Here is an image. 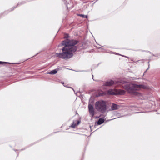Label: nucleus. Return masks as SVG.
Returning <instances> with one entry per match:
<instances>
[{"label": "nucleus", "mask_w": 160, "mask_h": 160, "mask_svg": "<svg viewBox=\"0 0 160 160\" xmlns=\"http://www.w3.org/2000/svg\"><path fill=\"white\" fill-rule=\"evenodd\" d=\"M76 40L67 39L62 42V44L64 47L62 49V53H56V56L64 59H68L73 56V53L77 50V48L74 46L78 43Z\"/></svg>", "instance_id": "obj_1"}, {"label": "nucleus", "mask_w": 160, "mask_h": 160, "mask_svg": "<svg viewBox=\"0 0 160 160\" xmlns=\"http://www.w3.org/2000/svg\"><path fill=\"white\" fill-rule=\"evenodd\" d=\"M122 86L128 92L135 95H138L139 94L137 92V91L141 88L146 89L147 88L146 86L143 85H137L129 83L124 84Z\"/></svg>", "instance_id": "obj_2"}, {"label": "nucleus", "mask_w": 160, "mask_h": 160, "mask_svg": "<svg viewBox=\"0 0 160 160\" xmlns=\"http://www.w3.org/2000/svg\"><path fill=\"white\" fill-rule=\"evenodd\" d=\"M95 108L96 110L101 112H104L107 110L106 102L103 100H99L96 102Z\"/></svg>", "instance_id": "obj_3"}, {"label": "nucleus", "mask_w": 160, "mask_h": 160, "mask_svg": "<svg viewBox=\"0 0 160 160\" xmlns=\"http://www.w3.org/2000/svg\"><path fill=\"white\" fill-rule=\"evenodd\" d=\"M88 108L90 114L91 115L92 117H93L95 114L93 106L91 104H89L88 105Z\"/></svg>", "instance_id": "obj_4"}, {"label": "nucleus", "mask_w": 160, "mask_h": 160, "mask_svg": "<svg viewBox=\"0 0 160 160\" xmlns=\"http://www.w3.org/2000/svg\"><path fill=\"white\" fill-rule=\"evenodd\" d=\"M114 83V82L113 81L109 80L107 81V82L104 83V85L106 86H109L113 85Z\"/></svg>", "instance_id": "obj_5"}, {"label": "nucleus", "mask_w": 160, "mask_h": 160, "mask_svg": "<svg viewBox=\"0 0 160 160\" xmlns=\"http://www.w3.org/2000/svg\"><path fill=\"white\" fill-rule=\"evenodd\" d=\"M119 108V107L118 105L114 103H113L111 106V109L112 110H117Z\"/></svg>", "instance_id": "obj_6"}, {"label": "nucleus", "mask_w": 160, "mask_h": 160, "mask_svg": "<svg viewBox=\"0 0 160 160\" xmlns=\"http://www.w3.org/2000/svg\"><path fill=\"white\" fill-rule=\"evenodd\" d=\"M58 70V69H57H57L53 70L50 72H48L47 73L49 74H55L57 73Z\"/></svg>", "instance_id": "obj_7"}, {"label": "nucleus", "mask_w": 160, "mask_h": 160, "mask_svg": "<svg viewBox=\"0 0 160 160\" xmlns=\"http://www.w3.org/2000/svg\"><path fill=\"white\" fill-rule=\"evenodd\" d=\"M125 93V92L124 90H118L117 94L120 95H123Z\"/></svg>", "instance_id": "obj_8"}, {"label": "nucleus", "mask_w": 160, "mask_h": 160, "mask_svg": "<svg viewBox=\"0 0 160 160\" xmlns=\"http://www.w3.org/2000/svg\"><path fill=\"white\" fill-rule=\"evenodd\" d=\"M104 121V119L103 118H99L98 122V124L100 125Z\"/></svg>", "instance_id": "obj_9"}, {"label": "nucleus", "mask_w": 160, "mask_h": 160, "mask_svg": "<svg viewBox=\"0 0 160 160\" xmlns=\"http://www.w3.org/2000/svg\"><path fill=\"white\" fill-rule=\"evenodd\" d=\"M107 93L110 95H115L116 93L113 91L112 89H110L108 91Z\"/></svg>", "instance_id": "obj_10"}, {"label": "nucleus", "mask_w": 160, "mask_h": 160, "mask_svg": "<svg viewBox=\"0 0 160 160\" xmlns=\"http://www.w3.org/2000/svg\"><path fill=\"white\" fill-rule=\"evenodd\" d=\"M79 16H80L83 18H87L88 16L87 15H83V14H79Z\"/></svg>", "instance_id": "obj_11"}, {"label": "nucleus", "mask_w": 160, "mask_h": 160, "mask_svg": "<svg viewBox=\"0 0 160 160\" xmlns=\"http://www.w3.org/2000/svg\"><path fill=\"white\" fill-rule=\"evenodd\" d=\"M7 63L8 62H6L0 61V64Z\"/></svg>", "instance_id": "obj_12"}, {"label": "nucleus", "mask_w": 160, "mask_h": 160, "mask_svg": "<svg viewBox=\"0 0 160 160\" xmlns=\"http://www.w3.org/2000/svg\"><path fill=\"white\" fill-rule=\"evenodd\" d=\"M76 126V124H74L73 123L72 125V128H75Z\"/></svg>", "instance_id": "obj_13"}, {"label": "nucleus", "mask_w": 160, "mask_h": 160, "mask_svg": "<svg viewBox=\"0 0 160 160\" xmlns=\"http://www.w3.org/2000/svg\"><path fill=\"white\" fill-rule=\"evenodd\" d=\"M77 122H78V123L77 124V125L78 124L80 123V122L78 121H77Z\"/></svg>", "instance_id": "obj_14"}, {"label": "nucleus", "mask_w": 160, "mask_h": 160, "mask_svg": "<svg viewBox=\"0 0 160 160\" xmlns=\"http://www.w3.org/2000/svg\"><path fill=\"white\" fill-rule=\"evenodd\" d=\"M92 78H93V75H92Z\"/></svg>", "instance_id": "obj_15"}]
</instances>
